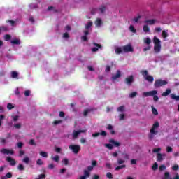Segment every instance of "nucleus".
<instances>
[{"mask_svg":"<svg viewBox=\"0 0 179 179\" xmlns=\"http://www.w3.org/2000/svg\"><path fill=\"white\" fill-rule=\"evenodd\" d=\"M93 26V22L92 21H89L87 24L85 25L86 31H84V36L81 37L82 41H87V37L86 36H88L89 34V29Z\"/></svg>","mask_w":179,"mask_h":179,"instance_id":"nucleus-2","label":"nucleus"},{"mask_svg":"<svg viewBox=\"0 0 179 179\" xmlns=\"http://www.w3.org/2000/svg\"><path fill=\"white\" fill-rule=\"evenodd\" d=\"M84 177H86L87 178V177H90V173L89 172V171L87 170L84 171Z\"/></svg>","mask_w":179,"mask_h":179,"instance_id":"nucleus-47","label":"nucleus"},{"mask_svg":"<svg viewBox=\"0 0 179 179\" xmlns=\"http://www.w3.org/2000/svg\"><path fill=\"white\" fill-rule=\"evenodd\" d=\"M107 178L112 179L113 178V174L110 172H108L106 173Z\"/></svg>","mask_w":179,"mask_h":179,"instance_id":"nucleus-60","label":"nucleus"},{"mask_svg":"<svg viewBox=\"0 0 179 179\" xmlns=\"http://www.w3.org/2000/svg\"><path fill=\"white\" fill-rule=\"evenodd\" d=\"M22 162L24 163H26V164H29V162H30V158H29L28 157H24L23 159H22Z\"/></svg>","mask_w":179,"mask_h":179,"instance_id":"nucleus-44","label":"nucleus"},{"mask_svg":"<svg viewBox=\"0 0 179 179\" xmlns=\"http://www.w3.org/2000/svg\"><path fill=\"white\" fill-rule=\"evenodd\" d=\"M62 162L64 166H68V164H69V159H68V158L63 159Z\"/></svg>","mask_w":179,"mask_h":179,"instance_id":"nucleus-33","label":"nucleus"},{"mask_svg":"<svg viewBox=\"0 0 179 179\" xmlns=\"http://www.w3.org/2000/svg\"><path fill=\"white\" fill-rule=\"evenodd\" d=\"M99 48H101V45L97 44V43H94V48H92V51L93 52H96L99 51Z\"/></svg>","mask_w":179,"mask_h":179,"instance_id":"nucleus-17","label":"nucleus"},{"mask_svg":"<svg viewBox=\"0 0 179 179\" xmlns=\"http://www.w3.org/2000/svg\"><path fill=\"white\" fill-rule=\"evenodd\" d=\"M152 43V40L150 38H144V44H146L147 45H150Z\"/></svg>","mask_w":179,"mask_h":179,"instance_id":"nucleus-27","label":"nucleus"},{"mask_svg":"<svg viewBox=\"0 0 179 179\" xmlns=\"http://www.w3.org/2000/svg\"><path fill=\"white\" fill-rule=\"evenodd\" d=\"M106 148H108V149H110V150H111L114 148V146L113 145V144H111V143L109 144H106Z\"/></svg>","mask_w":179,"mask_h":179,"instance_id":"nucleus-61","label":"nucleus"},{"mask_svg":"<svg viewBox=\"0 0 179 179\" xmlns=\"http://www.w3.org/2000/svg\"><path fill=\"white\" fill-rule=\"evenodd\" d=\"M164 156V155L160 153V152H158L157 154V161L158 162H163L164 159H163V157Z\"/></svg>","mask_w":179,"mask_h":179,"instance_id":"nucleus-18","label":"nucleus"},{"mask_svg":"<svg viewBox=\"0 0 179 179\" xmlns=\"http://www.w3.org/2000/svg\"><path fill=\"white\" fill-rule=\"evenodd\" d=\"M150 50V45H147V46H145L143 49V51H149Z\"/></svg>","mask_w":179,"mask_h":179,"instance_id":"nucleus-57","label":"nucleus"},{"mask_svg":"<svg viewBox=\"0 0 179 179\" xmlns=\"http://www.w3.org/2000/svg\"><path fill=\"white\" fill-rule=\"evenodd\" d=\"M17 146L19 149H22V148H23V143L22 142L17 143Z\"/></svg>","mask_w":179,"mask_h":179,"instance_id":"nucleus-58","label":"nucleus"},{"mask_svg":"<svg viewBox=\"0 0 179 179\" xmlns=\"http://www.w3.org/2000/svg\"><path fill=\"white\" fill-rule=\"evenodd\" d=\"M106 128H107V129H108V131H110V134L112 135H114V134H115V132L114 131V127H113V125L108 124Z\"/></svg>","mask_w":179,"mask_h":179,"instance_id":"nucleus-21","label":"nucleus"},{"mask_svg":"<svg viewBox=\"0 0 179 179\" xmlns=\"http://www.w3.org/2000/svg\"><path fill=\"white\" fill-rule=\"evenodd\" d=\"M90 113V109H85L83 113V116L86 117Z\"/></svg>","mask_w":179,"mask_h":179,"instance_id":"nucleus-53","label":"nucleus"},{"mask_svg":"<svg viewBox=\"0 0 179 179\" xmlns=\"http://www.w3.org/2000/svg\"><path fill=\"white\" fill-rule=\"evenodd\" d=\"M172 169L174 171H177L179 170V166L178 165H174L173 167H172Z\"/></svg>","mask_w":179,"mask_h":179,"instance_id":"nucleus-63","label":"nucleus"},{"mask_svg":"<svg viewBox=\"0 0 179 179\" xmlns=\"http://www.w3.org/2000/svg\"><path fill=\"white\" fill-rule=\"evenodd\" d=\"M166 167L165 165H161L159 166V171H163L164 170H166Z\"/></svg>","mask_w":179,"mask_h":179,"instance_id":"nucleus-62","label":"nucleus"},{"mask_svg":"<svg viewBox=\"0 0 179 179\" xmlns=\"http://www.w3.org/2000/svg\"><path fill=\"white\" fill-rule=\"evenodd\" d=\"M109 142H110V143L113 145V146H115V148H118L119 146H121V143H120L118 141H115V140H114V139H110Z\"/></svg>","mask_w":179,"mask_h":179,"instance_id":"nucleus-14","label":"nucleus"},{"mask_svg":"<svg viewBox=\"0 0 179 179\" xmlns=\"http://www.w3.org/2000/svg\"><path fill=\"white\" fill-rule=\"evenodd\" d=\"M129 29L130 30V31H131V33H136V29H135V27H134V25H130Z\"/></svg>","mask_w":179,"mask_h":179,"instance_id":"nucleus-37","label":"nucleus"},{"mask_svg":"<svg viewBox=\"0 0 179 179\" xmlns=\"http://www.w3.org/2000/svg\"><path fill=\"white\" fill-rule=\"evenodd\" d=\"M141 73H142L144 79H145V80H147L150 83H153L155 78H153V76L149 75V73H148V71H143L141 72Z\"/></svg>","mask_w":179,"mask_h":179,"instance_id":"nucleus-4","label":"nucleus"},{"mask_svg":"<svg viewBox=\"0 0 179 179\" xmlns=\"http://www.w3.org/2000/svg\"><path fill=\"white\" fill-rule=\"evenodd\" d=\"M96 27L99 28L101 26H103V21L100 18H97L95 21Z\"/></svg>","mask_w":179,"mask_h":179,"instance_id":"nucleus-15","label":"nucleus"},{"mask_svg":"<svg viewBox=\"0 0 179 179\" xmlns=\"http://www.w3.org/2000/svg\"><path fill=\"white\" fill-rule=\"evenodd\" d=\"M80 134H86V130L85 129L74 130L73 135H80Z\"/></svg>","mask_w":179,"mask_h":179,"instance_id":"nucleus-16","label":"nucleus"},{"mask_svg":"<svg viewBox=\"0 0 179 179\" xmlns=\"http://www.w3.org/2000/svg\"><path fill=\"white\" fill-rule=\"evenodd\" d=\"M125 82L127 85H131L132 82H134V76H129L125 79Z\"/></svg>","mask_w":179,"mask_h":179,"instance_id":"nucleus-13","label":"nucleus"},{"mask_svg":"<svg viewBox=\"0 0 179 179\" xmlns=\"http://www.w3.org/2000/svg\"><path fill=\"white\" fill-rule=\"evenodd\" d=\"M36 164H38V166H43V164H44V162H43V160H41V159H38L36 161Z\"/></svg>","mask_w":179,"mask_h":179,"instance_id":"nucleus-43","label":"nucleus"},{"mask_svg":"<svg viewBox=\"0 0 179 179\" xmlns=\"http://www.w3.org/2000/svg\"><path fill=\"white\" fill-rule=\"evenodd\" d=\"M117 111L119 113H124V111H125V106H121L118 107L117 108Z\"/></svg>","mask_w":179,"mask_h":179,"instance_id":"nucleus-34","label":"nucleus"},{"mask_svg":"<svg viewBox=\"0 0 179 179\" xmlns=\"http://www.w3.org/2000/svg\"><path fill=\"white\" fill-rule=\"evenodd\" d=\"M30 93H31L30 90H28L24 91V96H26L27 97H29V96H30Z\"/></svg>","mask_w":179,"mask_h":179,"instance_id":"nucleus-55","label":"nucleus"},{"mask_svg":"<svg viewBox=\"0 0 179 179\" xmlns=\"http://www.w3.org/2000/svg\"><path fill=\"white\" fill-rule=\"evenodd\" d=\"M161 150H162V148H154L152 150V152L153 153H159V152H161Z\"/></svg>","mask_w":179,"mask_h":179,"instance_id":"nucleus-50","label":"nucleus"},{"mask_svg":"<svg viewBox=\"0 0 179 179\" xmlns=\"http://www.w3.org/2000/svg\"><path fill=\"white\" fill-rule=\"evenodd\" d=\"M48 10L49 12H57V9L52 6L48 7Z\"/></svg>","mask_w":179,"mask_h":179,"instance_id":"nucleus-45","label":"nucleus"},{"mask_svg":"<svg viewBox=\"0 0 179 179\" xmlns=\"http://www.w3.org/2000/svg\"><path fill=\"white\" fill-rule=\"evenodd\" d=\"M167 81L162 79H158L155 81L154 86L156 89L162 87V86H166Z\"/></svg>","mask_w":179,"mask_h":179,"instance_id":"nucleus-5","label":"nucleus"},{"mask_svg":"<svg viewBox=\"0 0 179 179\" xmlns=\"http://www.w3.org/2000/svg\"><path fill=\"white\" fill-rule=\"evenodd\" d=\"M157 94V90H152V91L143 92L142 96L143 97H150V96L153 97Z\"/></svg>","mask_w":179,"mask_h":179,"instance_id":"nucleus-7","label":"nucleus"},{"mask_svg":"<svg viewBox=\"0 0 179 179\" xmlns=\"http://www.w3.org/2000/svg\"><path fill=\"white\" fill-rule=\"evenodd\" d=\"M119 120L120 121H123V120H125V115L124 114H120L119 115Z\"/></svg>","mask_w":179,"mask_h":179,"instance_id":"nucleus-52","label":"nucleus"},{"mask_svg":"<svg viewBox=\"0 0 179 179\" xmlns=\"http://www.w3.org/2000/svg\"><path fill=\"white\" fill-rule=\"evenodd\" d=\"M69 149L72 150L73 153L78 155L80 152V145H70Z\"/></svg>","mask_w":179,"mask_h":179,"instance_id":"nucleus-6","label":"nucleus"},{"mask_svg":"<svg viewBox=\"0 0 179 179\" xmlns=\"http://www.w3.org/2000/svg\"><path fill=\"white\" fill-rule=\"evenodd\" d=\"M143 30L145 33H149L150 31V29L147 24L143 26Z\"/></svg>","mask_w":179,"mask_h":179,"instance_id":"nucleus-32","label":"nucleus"},{"mask_svg":"<svg viewBox=\"0 0 179 179\" xmlns=\"http://www.w3.org/2000/svg\"><path fill=\"white\" fill-rule=\"evenodd\" d=\"M154 50L155 52H160V50H162V44L160 43V39L157 38V37L155 36L154 39Z\"/></svg>","mask_w":179,"mask_h":179,"instance_id":"nucleus-3","label":"nucleus"},{"mask_svg":"<svg viewBox=\"0 0 179 179\" xmlns=\"http://www.w3.org/2000/svg\"><path fill=\"white\" fill-rule=\"evenodd\" d=\"M151 108H152V114H153L154 115H157L159 114V112H157V108H155L153 107V106H152Z\"/></svg>","mask_w":179,"mask_h":179,"instance_id":"nucleus-35","label":"nucleus"},{"mask_svg":"<svg viewBox=\"0 0 179 179\" xmlns=\"http://www.w3.org/2000/svg\"><path fill=\"white\" fill-rule=\"evenodd\" d=\"M37 8H38L37 3H31L29 5V10H33V9H37Z\"/></svg>","mask_w":179,"mask_h":179,"instance_id":"nucleus-19","label":"nucleus"},{"mask_svg":"<svg viewBox=\"0 0 179 179\" xmlns=\"http://www.w3.org/2000/svg\"><path fill=\"white\" fill-rule=\"evenodd\" d=\"M134 49L131 45H127L122 48H117L115 49L116 54H122V52H132Z\"/></svg>","mask_w":179,"mask_h":179,"instance_id":"nucleus-1","label":"nucleus"},{"mask_svg":"<svg viewBox=\"0 0 179 179\" xmlns=\"http://www.w3.org/2000/svg\"><path fill=\"white\" fill-rule=\"evenodd\" d=\"M106 11V6H101L99 8H94L92 10L91 13L94 15V13H104Z\"/></svg>","mask_w":179,"mask_h":179,"instance_id":"nucleus-8","label":"nucleus"},{"mask_svg":"<svg viewBox=\"0 0 179 179\" xmlns=\"http://www.w3.org/2000/svg\"><path fill=\"white\" fill-rule=\"evenodd\" d=\"M139 19H141V16L138 15V16L134 17L131 20V22H132L133 24L138 23V22H139Z\"/></svg>","mask_w":179,"mask_h":179,"instance_id":"nucleus-30","label":"nucleus"},{"mask_svg":"<svg viewBox=\"0 0 179 179\" xmlns=\"http://www.w3.org/2000/svg\"><path fill=\"white\" fill-rule=\"evenodd\" d=\"M17 169L20 171H23L24 170V166H23V164H20L17 166Z\"/></svg>","mask_w":179,"mask_h":179,"instance_id":"nucleus-40","label":"nucleus"},{"mask_svg":"<svg viewBox=\"0 0 179 179\" xmlns=\"http://www.w3.org/2000/svg\"><path fill=\"white\" fill-rule=\"evenodd\" d=\"M0 152L3 155H13L15 153L12 150H8L6 148L1 149Z\"/></svg>","mask_w":179,"mask_h":179,"instance_id":"nucleus-10","label":"nucleus"},{"mask_svg":"<svg viewBox=\"0 0 179 179\" xmlns=\"http://www.w3.org/2000/svg\"><path fill=\"white\" fill-rule=\"evenodd\" d=\"M11 118H12L13 121L16 122L17 121H19V118H20V116H19L17 115H12Z\"/></svg>","mask_w":179,"mask_h":179,"instance_id":"nucleus-28","label":"nucleus"},{"mask_svg":"<svg viewBox=\"0 0 179 179\" xmlns=\"http://www.w3.org/2000/svg\"><path fill=\"white\" fill-rule=\"evenodd\" d=\"M6 177L7 178H12V173H10V172L7 173L6 174Z\"/></svg>","mask_w":179,"mask_h":179,"instance_id":"nucleus-64","label":"nucleus"},{"mask_svg":"<svg viewBox=\"0 0 179 179\" xmlns=\"http://www.w3.org/2000/svg\"><path fill=\"white\" fill-rule=\"evenodd\" d=\"M159 127H160L159 122H155L150 129V134H152V135L157 134V128H159Z\"/></svg>","mask_w":179,"mask_h":179,"instance_id":"nucleus-9","label":"nucleus"},{"mask_svg":"<svg viewBox=\"0 0 179 179\" xmlns=\"http://www.w3.org/2000/svg\"><path fill=\"white\" fill-rule=\"evenodd\" d=\"M7 23H10V26H15V24H16V22L11 20H8Z\"/></svg>","mask_w":179,"mask_h":179,"instance_id":"nucleus-51","label":"nucleus"},{"mask_svg":"<svg viewBox=\"0 0 179 179\" xmlns=\"http://www.w3.org/2000/svg\"><path fill=\"white\" fill-rule=\"evenodd\" d=\"M162 179H171V178H170V173L165 172L164 176Z\"/></svg>","mask_w":179,"mask_h":179,"instance_id":"nucleus-41","label":"nucleus"},{"mask_svg":"<svg viewBox=\"0 0 179 179\" xmlns=\"http://www.w3.org/2000/svg\"><path fill=\"white\" fill-rule=\"evenodd\" d=\"M171 100H176V101H179V96L176 95L175 94H171Z\"/></svg>","mask_w":179,"mask_h":179,"instance_id":"nucleus-29","label":"nucleus"},{"mask_svg":"<svg viewBox=\"0 0 179 179\" xmlns=\"http://www.w3.org/2000/svg\"><path fill=\"white\" fill-rule=\"evenodd\" d=\"M29 145H31V146H36L37 144L36 143V142H34V140L31 139L29 141Z\"/></svg>","mask_w":179,"mask_h":179,"instance_id":"nucleus-56","label":"nucleus"},{"mask_svg":"<svg viewBox=\"0 0 179 179\" xmlns=\"http://www.w3.org/2000/svg\"><path fill=\"white\" fill-rule=\"evenodd\" d=\"M40 156H41L42 157H48V153L47 152H44V151H41L39 152Z\"/></svg>","mask_w":179,"mask_h":179,"instance_id":"nucleus-31","label":"nucleus"},{"mask_svg":"<svg viewBox=\"0 0 179 179\" xmlns=\"http://www.w3.org/2000/svg\"><path fill=\"white\" fill-rule=\"evenodd\" d=\"M14 128H15L16 129H20V128H22V124L21 123L14 124Z\"/></svg>","mask_w":179,"mask_h":179,"instance_id":"nucleus-39","label":"nucleus"},{"mask_svg":"<svg viewBox=\"0 0 179 179\" xmlns=\"http://www.w3.org/2000/svg\"><path fill=\"white\" fill-rule=\"evenodd\" d=\"M166 152H167V153H171V152H173V148H171L170 146H167L166 147Z\"/></svg>","mask_w":179,"mask_h":179,"instance_id":"nucleus-54","label":"nucleus"},{"mask_svg":"<svg viewBox=\"0 0 179 179\" xmlns=\"http://www.w3.org/2000/svg\"><path fill=\"white\" fill-rule=\"evenodd\" d=\"M18 76H19V73H17V71L11 72V78H13V79H19V78H17Z\"/></svg>","mask_w":179,"mask_h":179,"instance_id":"nucleus-22","label":"nucleus"},{"mask_svg":"<svg viewBox=\"0 0 179 179\" xmlns=\"http://www.w3.org/2000/svg\"><path fill=\"white\" fill-rule=\"evenodd\" d=\"M137 95H138V92H134L129 94V97H130V99H134V97H136Z\"/></svg>","mask_w":179,"mask_h":179,"instance_id":"nucleus-36","label":"nucleus"},{"mask_svg":"<svg viewBox=\"0 0 179 179\" xmlns=\"http://www.w3.org/2000/svg\"><path fill=\"white\" fill-rule=\"evenodd\" d=\"M6 162L10 163V166H15L16 164V160L15 159L10 157H7L6 158Z\"/></svg>","mask_w":179,"mask_h":179,"instance_id":"nucleus-11","label":"nucleus"},{"mask_svg":"<svg viewBox=\"0 0 179 179\" xmlns=\"http://www.w3.org/2000/svg\"><path fill=\"white\" fill-rule=\"evenodd\" d=\"M170 93H171V90L170 88H168V89L166 90L165 92H163L162 94V96L163 97H167V96H169V94H170Z\"/></svg>","mask_w":179,"mask_h":179,"instance_id":"nucleus-20","label":"nucleus"},{"mask_svg":"<svg viewBox=\"0 0 179 179\" xmlns=\"http://www.w3.org/2000/svg\"><path fill=\"white\" fill-rule=\"evenodd\" d=\"M120 78H121V71L118 70L116 74L112 76V80L114 82L117 80V79H120Z\"/></svg>","mask_w":179,"mask_h":179,"instance_id":"nucleus-12","label":"nucleus"},{"mask_svg":"<svg viewBox=\"0 0 179 179\" xmlns=\"http://www.w3.org/2000/svg\"><path fill=\"white\" fill-rule=\"evenodd\" d=\"M62 120H55L53 122V125H58L59 124H62Z\"/></svg>","mask_w":179,"mask_h":179,"instance_id":"nucleus-59","label":"nucleus"},{"mask_svg":"<svg viewBox=\"0 0 179 179\" xmlns=\"http://www.w3.org/2000/svg\"><path fill=\"white\" fill-rule=\"evenodd\" d=\"M50 159L52 160H53V162H55L56 163H58V162H59V155H55V157L52 155L50 157Z\"/></svg>","mask_w":179,"mask_h":179,"instance_id":"nucleus-25","label":"nucleus"},{"mask_svg":"<svg viewBox=\"0 0 179 179\" xmlns=\"http://www.w3.org/2000/svg\"><path fill=\"white\" fill-rule=\"evenodd\" d=\"M127 167L126 165H121V166H118L117 167H115V170L116 171H118V170H121V169H125Z\"/></svg>","mask_w":179,"mask_h":179,"instance_id":"nucleus-38","label":"nucleus"},{"mask_svg":"<svg viewBox=\"0 0 179 179\" xmlns=\"http://www.w3.org/2000/svg\"><path fill=\"white\" fill-rule=\"evenodd\" d=\"M162 37H163L164 40H166V38H167V37H169V31H167V30L162 31Z\"/></svg>","mask_w":179,"mask_h":179,"instance_id":"nucleus-24","label":"nucleus"},{"mask_svg":"<svg viewBox=\"0 0 179 179\" xmlns=\"http://www.w3.org/2000/svg\"><path fill=\"white\" fill-rule=\"evenodd\" d=\"M10 43L13 45H19V44H20V40H19L17 38H14V39L11 40Z\"/></svg>","mask_w":179,"mask_h":179,"instance_id":"nucleus-23","label":"nucleus"},{"mask_svg":"<svg viewBox=\"0 0 179 179\" xmlns=\"http://www.w3.org/2000/svg\"><path fill=\"white\" fill-rule=\"evenodd\" d=\"M156 20H147L145 21V24H155Z\"/></svg>","mask_w":179,"mask_h":179,"instance_id":"nucleus-26","label":"nucleus"},{"mask_svg":"<svg viewBox=\"0 0 179 179\" xmlns=\"http://www.w3.org/2000/svg\"><path fill=\"white\" fill-rule=\"evenodd\" d=\"M7 108L8 110H12V108H15V105H13L12 103H8L7 104Z\"/></svg>","mask_w":179,"mask_h":179,"instance_id":"nucleus-48","label":"nucleus"},{"mask_svg":"<svg viewBox=\"0 0 179 179\" xmlns=\"http://www.w3.org/2000/svg\"><path fill=\"white\" fill-rule=\"evenodd\" d=\"M8 29L6 26H2L0 27V31H8Z\"/></svg>","mask_w":179,"mask_h":179,"instance_id":"nucleus-46","label":"nucleus"},{"mask_svg":"<svg viewBox=\"0 0 179 179\" xmlns=\"http://www.w3.org/2000/svg\"><path fill=\"white\" fill-rule=\"evenodd\" d=\"M157 169H159V164H157V162H155L153 166H152V170L154 171H156V170H157Z\"/></svg>","mask_w":179,"mask_h":179,"instance_id":"nucleus-42","label":"nucleus"},{"mask_svg":"<svg viewBox=\"0 0 179 179\" xmlns=\"http://www.w3.org/2000/svg\"><path fill=\"white\" fill-rule=\"evenodd\" d=\"M125 163V160L122 159L121 158L117 159V164H124Z\"/></svg>","mask_w":179,"mask_h":179,"instance_id":"nucleus-49","label":"nucleus"}]
</instances>
